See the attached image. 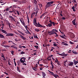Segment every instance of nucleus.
<instances>
[{
	"label": "nucleus",
	"mask_w": 78,
	"mask_h": 78,
	"mask_svg": "<svg viewBox=\"0 0 78 78\" xmlns=\"http://www.w3.org/2000/svg\"><path fill=\"white\" fill-rule=\"evenodd\" d=\"M4 37H5L4 36L2 35V34H0V38H3L4 39H5Z\"/></svg>",
	"instance_id": "14"
},
{
	"label": "nucleus",
	"mask_w": 78,
	"mask_h": 78,
	"mask_svg": "<svg viewBox=\"0 0 78 78\" xmlns=\"http://www.w3.org/2000/svg\"><path fill=\"white\" fill-rule=\"evenodd\" d=\"M67 55V54H64V55H62L63 56H66Z\"/></svg>",
	"instance_id": "53"
},
{
	"label": "nucleus",
	"mask_w": 78,
	"mask_h": 78,
	"mask_svg": "<svg viewBox=\"0 0 78 78\" xmlns=\"http://www.w3.org/2000/svg\"><path fill=\"white\" fill-rule=\"evenodd\" d=\"M9 10V8H7L6 9H5V10L6 11H8Z\"/></svg>",
	"instance_id": "45"
},
{
	"label": "nucleus",
	"mask_w": 78,
	"mask_h": 78,
	"mask_svg": "<svg viewBox=\"0 0 78 78\" xmlns=\"http://www.w3.org/2000/svg\"><path fill=\"white\" fill-rule=\"evenodd\" d=\"M19 48H22V46L21 45H20L19 47Z\"/></svg>",
	"instance_id": "36"
},
{
	"label": "nucleus",
	"mask_w": 78,
	"mask_h": 78,
	"mask_svg": "<svg viewBox=\"0 0 78 78\" xmlns=\"http://www.w3.org/2000/svg\"><path fill=\"white\" fill-rule=\"evenodd\" d=\"M55 63H57V64L58 65V66H61V64H60V63L59 62L58 60H57V61H55Z\"/></svg>",
	"instance_id": "9"
},
{
	"label": "nucleus",
	"mask_w": 78,
	"mask_h": 78,
	"mask_svg": "<svg viewBox=\"0 0 78 78\" xmlns=\"http://www.w3.org/2000/svg\"><path fill=\"white\" fill-rule=\"evenodd\" d=\"M53 45H54V46H55V47H56V46H57V45H58V44H54Z\"/></svg>",
	"instance_id": "42"
},
{
	"label": "nucleus",
	"mask_w": 78,
	"mask_h": 78,
	"mask_svg": "<svg viewBox=\"0 0 78 78\" xmlns=\"http://www.w3.org/2000/svg\"><path fill=\"white\" fill-rule=\"evenodd\" d=\"M23 65H25V66H27V64L26 63H23Z\"/></svg>",
	"instance_id": "64"
},
{
	"label": "nucleus",
	"mask_w": 78,
	"mask_h": 78,
	"mask_svg": "<svg viewBox=\"0 0 78 78\" xmlns=\"http://www.w3.org/2000/svg\"><path fill=\"white\" fill-rule=\"evenodd\" d=\"M22 47H23V48H26V47L24 46H22Z\"/></svg>",
	"instance_id": "63"
},
{
	"label": "nucleus",
	"mask_w": 78,
	"mask_h": 78,
	"mask_svg": "<svg viewBox=\"0 0 78 78\" xmlns=\"http://www.w3.org/2000/svg\"><path fill=\"white\" fill-rule=\"evenodd\" d=\"M9 17L10 18H12V19H11V20H14V21H15V20L14 19V18H13V17H12V16H9Z\"/></svg>",
	"instance_id": "18"
},
{
	"label": "nucleus",
	"mask_w": 78,
	"mask_h": 78,
	"mask_svg": "<svg viewBox=\"0 0 78 78\" xmlns=\"http://www.w3.org/2000/svg\"><path fill=\"white\" fill-rule=\"evenodd\" d=\"M50 73H51V75H53V76L55 75L54 73H53L52 72H50Z\"/></svg>",
	"instance_id": "33"
},
{
	"label": "nucleus",
	"mask_w": 78,
	"mask_h": 78,
	"mask_svg": "<svg viewBox=\"0 0 78 78\" xmlns=\"http://www.w3.org/2000/svg\"><path fill=\"white\" fill-rule=\"evenodd\" d=\"M19 70H20V69H19V67L17 66V71H19Z\"/></svg>",
	"instance_id": "43"
},
{
	"label": "nucleus",
	"mask_w": 78,
	"mask_h": 78,
	"mask_svg": "<svg viewBox=\"0 0 78 78\" xmlns=\"http://www.w3.org/2000/svg\"><path fill=\"white\" fill-rule=\"evenodd\" d=\"M47 60H48V61H51V58H50V59H49L48 58H47Z\"/></svg>",
	"instance_id": "47"
},
{
	"label": "nucleus",
	"mask_w": 78,
	"mask_h": 78,
	"mask_svg": "<svg viewBox=\"0 0 78 78\" xmlns=\"http://www.w3.org/2000/svg\"><path fill=\"white\" fill-rule=\"evenodd\" d=\"M44 14H43L40 17V18H41V19H42V16H44Z\"/></svg>",
	"instance_id": "44"
},
{
	"label": "nucleus",
	"mask_w": 78,
	"mask_h": 78,
	"mask_svg": "<svg viewBox=\"0 0 78 78\" xmlns=\"http://www.w3.org/2000/svg\"><path fill=\"white\" fill-rule=\"evenodd\" d=\"M73 10L74 12L76 11V10H75V8L74 9H73Z\"/></svg>",
	"instance_id": "55"
},
{
	"label": "nucleus",
	"mask_w": 78,
	"mask_h": 78,
	"mask_svg": "<svg viewBox=\"0 0 78 78\" xmlns=\"http://www.w3.org/2000/svg\"><path fill=\"white\" fill-rule=\"evenodd\" d=\"M34 1L35 2V4H36V3H37V1L36 0H34Z\"/></svg>",
	"instance_id": "34"
},
{
	"label": "nucleus",
	"mask_w": 78,
	"mask_h": 78,
	"mask_svg": "<svg viewBox=\"0 0 78 78\" xmlns=\"http://www.w3.org/2000/svg\"><path fill=\"white\" fill-rule=\"evenodd\" d=\"M16 5H13L12 6V8H16V7H15Z\"/></svg>",
	"instance_id": "58"
},
{
	"label": "nucleus",
	"mask_w": 78,
	"mask_h": 78,
	"mask_svg": "<svg viewBox=\"0 0 78 78\" xmlns=\"http://www.w3.org/2000/svg\"><path fill=\"white\" fill-rule=\"evenodd\" d=\"M12 12H13V11H9V13H12Z\"/></svg>",
	"instance_id": "49"
},
{
	"label": "nucleus",
	"mask_w": 78,
	"mask_h": 78,
	"mask_svg": "<svg viewBox=\"0 0 78 78\" xmlns=\"http://www.w3.org/2000/svg\"><path fill=\"white\" fill-rule=\"evenodd\" d=\"M54 76V77H55V78H57V76H56V75H55V74H54L53 76Z\"/></svg>",
	"instance_id": "51"
},
{
	"label": "nucleus",
	"mask_w": 78,
	"mask_h": 78,
	"mask_svg": "<svg viewBox=\"0 0 78 78\" xmlns=\"http://www.w3.org/2000/svg\"><path fill=\"white\" fill-rule=\"evenodd\" d=\"M40 66H41V67H42L43 66V65L42 64H40L39 65Z\"/></svg>",
	"instance_id": "54"
},
{
	"label": "nucleus",
	"mask_w": 78,
	"mask_h": 78,
	"mask_svg": "<svg viewBox=\"0 0 78 78\" xmlns=\"http://www.w3.org/2000/svg\"><path fill=\"white\" fill-rule=\"evenodd\" d=\"M69 43L70 44H73L74 43L72 42L71 41H69Z\"/></svg>",
	"instance_id": "41"
},
{
	"label": "nucleus",
	"mask_w": 78,
	"mask_h": 78,
	"mask_svg": "<svg viewBox=\"0 0 78 78\" xmlns=\"http://www.w3.org/2000/svg\"><path fill=\"white\" fill-rule=\"evenodd\" d=\"M2 51H6V50L5 49H2Z\"/></svg>",
	"instance_id": "62"
},
{
	"label": "nucleus",
	"mask_w": 78,
	"mask_h": 78,
	"mask_svg": "<svg viewBox=\"0 0 78 78\" xmlns=\"http://www.w3.org/2000/svg\"><path fill=\"white\" fill-rule=\"evenodd\" d=\"M61 55H62H62H65V53L63 52L62 54H61Z\"/></svg>",
	"instance_id": "56"
},
{
	"label": "nucleus",
	"mask_w": 78,
	"mask_h": 78,
	"mask_svg": "<svg viewBox=\"0 0 78 78\" xmlns=\"http://www.w3.org/2000/svg\"><path fill=\"white\" fill-rule=\"evenodd\" d=\"M41 73H42V75L43 76V77L44 78H45V76H46V74H45V72H41Z\"/></svg>",
	"instance_id": "7"
},
{
	"label": "nucleus",
	"mask_w": 78,
	"mask_h": 78,
	"mask_svg": "<svg viewBox=\"0 0 78 78\" xmlns=\"http://www.w3.org/2000/svg\"><path fill=\"white\" fill-rule=\"evenodd\" d=\"M76 21V19H74L72 21L73 24L74 25H75V21Z\"/></svg>",
	"instance_id": "13"
},
{
	"label": "nucleus",
	"mask_w": 78,
	"mask_h": 78,
	"mask_svg": "<svg viewBox=\"0 0 78 78\" xmlns=\"http://www.w3.org/2000/svg\"><path fill=\"white\" fill-rule=\"evenodd\" d=\"M62 44H63L64 45H66V46L68 45V44L65 43L64 42H62Z\"/></svg>",
	"instance_id": "12"
},
{
	"label": "nucleus",
	"mask_w": 78,
	"mask_h": 78,
	"mask_svg": "<svg viewBox=\"0 0 78 78\" xmlns=\"http://www.w3.org/2000/svg\"><path fill=\"white\" fill-rule=\"evenodd\" d=\"M50 2L51 5V4H53V3H54V1H51V2Z\"/></svg>",
	"instance_id": "37"
},
{
	"label": "nucleus",
	"mask_w": 78,
	"mask_h": 78,
	"mask_svg": "<svg viewBox=\"0 0 78 78\" xmlns=\"http://www.w3.org/2000/svg\"><path fill=\"white\" fill-rule=\"evenodd\" d=\"M11 48H15L16 49H17V47H16V46L14 45H12L11 46Z\"/></svg>",
	"instance_id": "16"
},
{
	"label": "nucleus",
	"mask_w": 78,
	"mask_h": 78,
	"mask_svg": "<svg viewBox=\"0 0 78 78\" xmlns=\"http://www.w3.org/2000/svg\"><path fill=\"white\" fill-rule=\"evenodd\" d=\"M75 8V7L74 6H73V7H72V9H74Z\"/></svg>",
	"instance_id": "59"
},
{
	"label": "nucleus",
	"mask_w": 78,
	"mask_h": 78,
	"mask_svg": "<svg viewBox=\"0 0 78 78\" xmlns=\"http://www.w3.org/2000/svg\"><path fill=\"white\" fill-rule=\"evenodd\" d=\"M8 64L9 66L11 65V64H10V62H9V60L8 61Z\"/></svg>",
	"instance_id": "39"
},
{
	"label": "nucleus",
	"mask_w": 78,
	"mask_h": 78,
	"mask_svg": "<svg viewBox=\"0 0 78 78\" xmlns=\"http://www.w3.org/2000/svg\"><path fill=\"white\" fill-rule=\"evenodd\" d=\"M0 31H1L2 33H5V34H6V36H14V35L13 34L9 33H7V31L3 29H1Z\"/></svg>",
	"instance_id": "1"
},
{
	"label": "nucleus",
	"mask_w": 78,
	"mask_h": 78,
	"mask_svg": "<svg viewBox=\"0 0 78 78\" xmlns=\"http://www.w3.org/2000/svg\"><path fill=\"white\" fill-rule=\"evenodd\" d=\"M15 41H16V42H17V41H18V40L16 38L15 39Z\"/></svg>",
	"instance_id": "60"
},
{
	"label": "nucleus",
	"mask_w": 78,
	"mask_h": 78,
	"mask_svg": "<svg viewBox=\"0 0 78 78\" xmlns=\"http://www.w3.org/2000/svg\"><path fill=\"white\" fill-rule=\"evenodd\" d=\"M5 47H6V48H9V47H10V46L5 45Z\"/></svg>",
	"instance_id": "38"
},
{
	"label": "nucleus",
	"mask_w": 78,
	"mask_h": 78,
	"mask_svg": "<svg viewBox=\"0 0 78 78\" xmlns=\"http://www.w3.org/2000/svg\"><path fill=\"white\" fill-rule=\"evenodd\" d=\"M55 33V32H51L50 34H49V35H51L53 34H54Z\"/></svg>",
	"instance_id": "20"
},
{
	"label": "nucleus",
	"mask_w": 78,
	"mask_h": 78,
	"mask_svg": "<svg viewBox=\"0 0 78 78\" xmlns=\"http://www.w3.org/2000/svg\"><path fill=\"white\" fill-rule=\"evenodd\" d=\"M57 32V33H58V30H56V29H53L52 31H48V34H50V33H51V32Z\"/></svg>",
	"instance_id": "5"
},
{
	"label": "nucleus",
	"mask_w": 78,
	"mask_h": 78,
	"mask_svg": "<svg viewBox=\"0 0 78 78\" xmlns=\"http://www.w3.org/2000/svg\"><path fill=\"white\" fill-rule=\"evenodd\" d=\"M4 73H5V74L7 75H8V73H6V72H4Z\"/></svg>",
	"instance_id": "46"
},
{
	"label": "nucleus",
	"mask_w": 78,
	"mask_h": 78,
	"mask_svg": "<svg viewBox=\"0 0 78 78\" xmlns=\"http://www.w3.org/2000/svg\"><path fill=\"white\" fill-rule=\"evenodd\" d=\"M51 69H53L54 68V66H53V63L51 62Z\"/></svg>",
	"instance_id": "17"
},
{
	"label": "nucleus",
	"mask_w": 78,
	"mask_h": 78,
	"mask_svg": "<svg viewBox=\"0 0 78 78\" xmlns=\"http://www.w3.org/2000/svg\"><path fill=\"white\" fill-rule=\"evenodd\" d=\"M74 65H76V64H78V62L77 61H76L75 60H74Z\"/></svg>",
	"instance_id": "21"
},
{
	"label": "nucleus",
	"mask_w": 78,
	"mask_h": 78,
	"mask_svg": "<svg viewBox=\"0 0 78 78\" xmlns=\"http://www.w3.org/2000/svg\"><path fill=\"white\" fill-rule=\"evenodd\" d=\"M52 5L50 4V2H48L46 5L45 6V8L47 9V8H48V7H50V6H52Z\"/></svg>",
	"instance_id": "4"
},
{
	"label": "nucleus",
	"mask_w": 78,
	"mask_h": 78,
	"mask_svg": "<svg viewBox=\"0 0 78 78\" xmlns=\"http://www.w3.org/2000/svg\"><path fill=\"white\" fill-rule=\"evenodd\" d=\"M2 57L3 58V57H4V55L2 53Z\"/></svg>",
	"instance_id": "52"
},
{
	"label": "nucleus",
	"mask_w": 78,
	"mask_h": 78,
	"mask_svg": "<svg viewBox=\"0 0 78 78\" xmlns=\"http://www.w3.org/2000/svg\"><path fill=\"white\" fill-rule=\"evenodd\" d=\"M8 25H9V28L11 30V27H12L11 26V23H8Z\"/></svg>",
	"instance_id": "25"
},
{
	"label": "nucleus",
	"mask_w": 78,
	"mask_h": 78,
	"mask_svg": "<svg viewBox=\"0 0 78 78\" xmlns=\"http://www.w3.org/2000/svg\"><path fill=\"white\" fill-rule=\"evenodd\" d=\"M34 47L35 48H36L37 49H38V48H39V46L37 45L34 46Z\"/></svg>",
	"instance_id": "30"
},
{
	"label": "nucleus",
	"mask_w": 78,
	"mask_h": 78,
	"mask_svg": "<svg viewBox=\"0 0 78 78\" xmlns=\"http://www.w3.org/2000/svg\"><path fill=\"white\" fill-rule=\"evenodd\" d=\"M10 52L11 53L12 55H14V51H11Z\"/></svg>",
	"instance_id": "24"
},
{
	"label": "nucleus",
	"mask_w": 78,
	"mask_h": 78,
	"mask_svg": "<svg viewBox=\"0 0 78 78\" xmlns=\"http://www.w3.org/2000/svg\"><path fill=\"white\" fill-rule=\"evenodd\" d=\"M7 43V42L5 41H2V45H3L4 44H6Z\"/></svg>",
	"instance_id": "23"
},
{
	"label": "nucleus",
	"mask_w": 78,
	"mask_h": 78,
	"mask_svg": "<svg viewBox=\"0 0 78 78\" xmlns=\"http://www.w3.org/2000/svg\"><path fill=\"white\" fill-rule=\"evenodd\" d=\"M73 54H75V55H76V54H78V52L75 51L73 52Z\"/></svg>",
	"instance_id": "32"
},
{
	"label": "nucleus",
	"mask_w": 78,
	"mask_h": 78,
	"mask_svg": "<svg viewBox=\"0 0 78 78\" xmlns=\"http://www.w3.org/2000/svg\"><path fill=\"white\" fill-rule=\"evenodd\" d=\"M20 53L21 55H23V54H25V52L22 51Z\"/></svg>",
	"instance_id": "31"
},
{
	"label": "nucleus",
	"mask_w": 78,
	"mask_h": 78,
	"mask_svg": "<svg viewBox=\"0 0 78 78\" xmlns=\"http://www.w3.org/2000/svg\"><path fill=\"white\" fill-rule=\"evenodd\" d=\"M49 22H50V23H48V25H46L47 27H52V24L53 26H55V25H56V23H55V22H52V21L50 20Z\"/></svg>",
	"instance_id": "2"
},
{
	"label": "nucleus",
	"mask_w": 78,
	"mask_h": 78,
	"mask_svg": "<svg viewBox=\"0 0 78 78\" xmlns=\"http://www.w3.org/2000/svg\"><path fill=\"white\" fill-rule=\"evenodd\" d=\"M68 64L69 65H68V66H72L73 65V62H70Z\"/></svg>",
	"instance_id": "8"
},
{
	"label": "nucleus",
	"mask_w": 78,
	"mask_h": 78,
	"mask_svg": "<svg viewBox=\"0 0 78 78\" xmlns=\"http://www.w3.org/2000/svg\"><path fill=\"white\" fill-rule=\"evenodd\" d=\"M2 46H3V47H5L6 45H5L4 44H2Z\"/></svg>",
	"instance_id": "61"
},
{
	"label": "nucleus",
	"mask_w": 78,
	"mask_h": 78,
	"mask_svg": "<svg viewBox=\"0 0 78 78\" xmlns=\"http://www.w3.org/2000/svg\"><path fill=\"white\" fill-rule=\"evenodd\" d=\"M62 19L63 20H66V18L65 17H62Z\"/></svg>",
	"instance_id": "35"
},
{
	"label": "nucleus",
	"mask_w": 78,
	"mask_h": 78,
	"mask_svg": "<svg viewBox=\"0 0 78 78\" xmlns=\"http://www.w3.org/2000/svg\"><path fill=\"white\" fill-rule=\"evenodd\" d=\"M37 23V24H36V25H37L38 26L34 24V25H35V26H36V27H42L43 28H45V27L42 26V25L40 24H39V23Z\"/></svg>",
	"instance_id": "3"
},
{
	"label": "nucleus",
	"mask_w": 78,
	"mask_h": 78,
	"mask_svg": "<svg viewBox=\"0 0 78 78\" xmlns=\"http://www.w3.org/2000/svg\"><path fill=\"white\" fill-rule=\"evenodd\" d=\"M34 38H35V37L36 38H37V39H38V38L37 37V35H36H36H34Z\"/></svg>",
	"instance_id": "27"
},
{
	"label": "nucleus",
	"mask_w": 78,
	"mask_h": 78,
	"mask_svg": "<svg viewBox=\"0 0 78 78\" xmlns=\"http://www.w3.org/2000/svg\"><path fill=\"white\" fill-rule=\"evenodd\" d=\"M27 32L29 33V34H31V33L30 32V31L28 30H27Z\"/></svg>",
	"instance_id": "40"
},
{
	"label": "nucleus",
	"mask_w": 78,
	"mask_h": 78,
	"mask_svg": "<svg viewBox=\"0 0 78 78\" xmlns=\"http://www.w3.org/2000/svg\"><path fill=\"white\" fill-rule=\"evenodd\" d=\"M72 36H73V38H74L75 37V35H74V34H73V33L72 34Z\"/></svg>",
	"instance_id": "48"
},
{
	"label": "nucleus",
	"mask_w": 78,
	"mask_h": 78,
	"mask_svg": "<svg viewBox=\"0 0 78 78\" xmlns=\"http://www.w3.org/2000/svg\"><path fill=\"white\" fill-rule=\"evenodd\" d=\"M25 59H26V58H25L24 59H23V60H21L20 62H21V63H24V62H26V61L25 60Z\"/></svg>",
	"instance_id": "11"
},
{
	"label": "nucleus",
	"mask_w": 78,
	"mask_h": 78,
	"mask_svg": "<svg viewBox=\"0 0 78 78\" xmlns=\"http://www.w3.org/2000/svg\"><path fill=\"white\" fill-rule=\"evenodd\" d=\"M32 69H33V70H34V71H37V68L35 66V67H33Z\"/></svg>",
	"instance_id": "15"
},
{
	"label": "nucleus",
	"mask_w": 78,
	"mask_h": 78,
	"mask_svg": "<svg viewBox=\"0 0 78 78\" xmlns=\"http://www.w3.org/2000/svg\"><path fill=\"white\" fill-rule=\"evenodd\" d=\"M20 37H21V38H22V39H23V40H25V39H26L25 37H24L22 35H20Z\"/></svg>",
	"instance_id": "10"
},
{
	"label": "nucleus",
	"mask_w": 78,
	"mask_h": 78,
	"mask_svg": "<svg viewBox=\"0 0 78 78\" xmlns=\"http://www.w3.org/2000/svg\"><path fill=\"white\" fill-rule=\"evenodd\" d=\"M27 19L28 20V23H30V19H29V17H28V16H27Z\"/></svg>",
	"instance_id": "29"
},
{
	"label": "nucleus",
	"mask_w": 78,
	"mask_h": 78,
	"mask_svg": "<svg viewBox=\"0 0 78 78\" xmlns=\"http://www.w3.org/2000/svg\"><path fill=\"white\" fill-rule=\"evenodd\" d=\"M16 12H17V14H18V15H19L20 13H19V11H16Z\"/></svg>",
	"instance_id": "50"
},
{
	"label": "nucleus",
	"mask_w": 78,
	"mask_h": 78,
	"mask_svg": "<svg viewBox=\"0 0 78 78\" xmlns=\"http://www.w3.org/2000/svg\"><path fill=\"white\" fill-rule=\"evenodd\" d=\"M72 16H73V17H75V14L72 15Z\"/></svg>",
	"instance_id": "57"
},
{
	"label": "nucleus",
	"mask_w": 78,
	"mask_h": 78,
	"mask_svg": "<svg viewBox=\"0 0 78 78\" xmlns=\"http://www.w3.org/2000/svg\"><path fill=\"white\" fill-rule=\"evenodd\" d=\"M34 24L35 25V24H37V23H36V19H34Z\"/></svg>",
	"instance_id": "19"
},
{
	"label": "nucleus",
	"mask_w": 78,
	"mask_h": 78,
	"mask_svg": "<svg viewBox=\"0 0 78 78\" xmlns=\"http://www.w3.org/2000/svg\"><path fill=\"white\" fill-rule=\"evenodd\" d=\"M20 21L22 23L23 25H25V22H24V21L23 20V19H22V20L20 19Z\"/></svg>",
	"instance_id": "6"
},
{
	"label": "nucleus",
	"mask_w": 78,
	"mask_h": 78,
	"mask_svg": "<svg viewBox=\"0 0 78 78\" xmlns=\"http://www.w3.org/2000/svg\"><path fill=\"white\" fill-rule=\"evenodd\" d=\"M18 32H19V33H20V34H22V35H23V36H24L25 34H24L22 32H20V31H19Z\"/></svg>",
	"instance_id": "22"
},
{
	"label": "nucleus",
	"mask_w": 78,
	"mask_h": 78,
	"mask_svg": "<svg viewBox=\"0 0 78 78\" xmlns=\"http://www.w3.org/2000/svg\"><path fill=\"white\" fill-rule=\"evenodd\" d=\"M60 37H61L62 38H63V39H66V37H64V36H60Z\"/></svg>",
	"instance_id": "28"
},
{
	"label": "nucleus",
	"mask_w": 78,
	"mask_h": 78,
	"mask_svg": "<svg viewBox=\"0 0 78 78\" xmlns=\"http://www.w3.org/2000/svg\"><path fill=\"white\" fill-rule=\"evenodd\" d=\"M35 31H37V32H39V31H40V30L39 29H35Z\"/></svg>",
	"instance_id": "26"
}]
</instances>
